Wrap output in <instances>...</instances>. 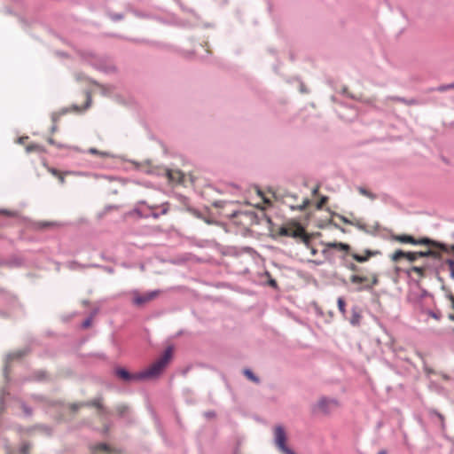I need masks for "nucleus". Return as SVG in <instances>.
<instances>
[{
  "mask_svg": "<svg viewBox=\"0 0 454 454\" xmlns=\"http://www.w3.org/2000/svg\"><path fill=\"white\" fill-rule=\"evenodd\" d=\"M327 197L324 196L320 199V200L318 201L317 205V208H321L327 201Z\"/></svg>",
  "mask_w": 454,
  "mask_h": 454,
  "instance_id": "nucleus-29",
  "label": "nucleus"
},
{
  "mask_svg": "<svg viewBox=\"0 0 454 454\" xmlns=\"http://www.w3.org/2000/svg\"><path fill=\"white\" fill-rule=\"evenodd\" d=\"M337 304H338L339 310L344 315L346 312V309H345L346 302H345L344 299L341 297L338 298Z\"/></svg>",
  "mask_w": 454,
  "mask_h": 454,
  "instance_id": "nucleus-23",
  "label": "nucleus"
},
{
  "mask_svg": "<svg viewBox=\"0 0 454 454\" xmlns=\"http://www.w3.org/2000/svg\"><path fill=\"white\" fill-rule=\"evenodd\" d=\"M349 280L352 284L358 285L356 289L357 292L371 291L379 284V277L376 273H371L368 276L353 274L350 276Z\"/></svg>",
  "mask_w": 454,
  "mask_h": 454,
  "instance_id": "nucleus-2",
  "label": "nucleus"
},
{
  "mask_svg": "<svg viewBox=\"0 0 454 454\" xmlns=\"http://www.w3.org/2000/svg\"><path fill=\"white\" fill-rule=\"evenodd\" d=\"M429 315H430L432 317H434V319H436V320H438V319L440 318V317H439L436 313H434V312H433V311H430V312H429Z\"/></svg>",
  "mask_w": 454,
  "mask_h": 454,
  "instance_id": "nucleus-36",
  "label": "nucleus"
},
{
  "mask_svg": "<svg viewBox=\"0 0 454 454\" xmlns=\"http://www.w3.org/2000/svg\"><path fill=\"white\" fill-rule=\"evenodd\" d=\"M1 213H2V214H4V215H11V214H10L8 211H6V210H3V211H1Z\"/></svg>",
  "mask_w": 454,
  "mask_h": 454,
  "instance_id": "nucleus-42",
  "label": "nucleus"
},
{
  "mask_svg": "<svg viewBox=\"0 0 454 454\" xmlns=\"http://www.w3.org/2000/svg\"><path fill=\"white\" fill-rule=\"evenodd\" d=\"M326 247L329 248L340 249L345 252H348L350 249L349 245L341 242H329L326 244Z\"/></svg>",
  "mask_w": 454,
  "mask_h": 454,
  "instance_id": "nucleus-15",
  "label": "nucleus"
},
{
  "mask_svg": "<svg viewBox=\"0 0 454 454\" xmlns=\"http://www.w3.org/2000/svg\"><path fill=\"white\" fill-rule=\"evenodd\" d=\"M392 239L398 241L400 243H408L412 245H427L429 247H441L442 248H445L443 246L441 245V242L433 240L429 238H421L417 239L411 235L402 234L392 236Z\"/></svg>",
  "mask_w": 454,
  "mask_h": 454,
  "instance_id": "nucleus-4",
  "label": "nucleus"
},
{
  "mask_svg": "<svg viewBox=\"0 0 454 454\" xmlns=\"http://www.w3.org/2000/svg\"><path fill=\"white\" fill-rule=\"evenodd\" d=\"M89 153H92V154H98V150H97V149H95V148H90V149L89 150Z\"/></svg>",
  "mask_w": 454,
  "mask_h": 454,
  "instance_id": "nucleus-39",
  "label": "nucleus"
},
{
  "mask_svg": "<svg viewBox=\"0 0 454 454\" xmlns=\"http://www.w3.org/2000/svg\"><path fill=\"white\" fill-rule=\"evenodd\" d=\"M448 297H449V299L451 301V302H452V307H453V309H454V295H453V294H450Z\"/></svg>",
  "mask_w": 454,
  "mask_h": 454,
  "instance_id": "nucleus-40",
  "label": "nucleus"
},
{
  "mask_svg": "<svg viewBox=\"0 0 454 454\" xmlns=\"http://www.w3.org/2000/svg\"><path fill=\"white\" fill-rule=\"evenodd\" d=\"M148 207L152 211L151 215L154 218H158L160 215H166L169 210V205L168 202L162 203L160 206H148Z\"/></svg>",
  "mask_w": 454,
  "mask_h": 454,
  "instance_id": "nucleus-12",
  "label": "nucleus"
},
{
  "mask_svg": "<svg viewBox=\"0 0 454 454\" xmlns=\"http://www.w3.org/2000/svg\"><path fill=\"white\" fill-rule=\"evenodd\" d=\"M279 234L282 236L292 237L294 239H300L305 244L309 241V237L306 233L304 228L297 223H290L280 228Z\"/></svg>",
  "mask_w": 454,
  "mask_h": 454,
  "instance_id": "nucleus-3",
  "label": "nucleus"
},
{
  "mask_svg": "<svg viewBox=\"0 0 454 454\" xmlns=\"http://www.w3.org/2000/svg\"><path fill=\"white\" fill-rule=\"evenodd\" d=\"M90 325V319H87V320H85V321L82 323V326H83L84 328H87V327H89Z\"/></svg>",
  "mask_w": 454,
  "mask_h": 454,
  "instance_id": "nucleus-34",
  "label": "nucleus"
},
{
  "mask_svg": "<svg viewBox=\"0 0 454 454\" xmlns=\"http://www.w3.org/2000/svg\"><path fill=\"white\" fill-rule=\"evenodd\" d=\"M338 406V403L336 400L328 399L326 397H322L318 400L317 407L319 411L324 413L329 412L332 409Z\"/></svg>",
  "mask_w": 454,
  "mask_h": 454,
  "instance_id": "nucleus-9",
  "label": "nucleus"
},
{
  "mask_svg": "<svg viewBox=\"0 0 454 454\" xmlns=\"http://www.w3.org/2000/svg\"><path fill=\"white\" fill-rule=\"evenodd\" d=\"M317 191H318V187H317V188H315V189L313 190V193H314V194H316V193L317 192Z\"/></svg>",
  "mask_w": 454,
  "mask_h": 454,
  "instance_id": "nucleus-43",
  "label": "nucleus"
},
{
  "mask_svg": "<svg viewBox=\"0 0 454 454\" xmlns=\"http://www.w3.org/2000/svg\"><path fill=\"white\" fill-rule=\"evenodd\" d=\"M66 174H67V173H62V172H61L60 176H59L57 177V178L59 179V183H60V184H62L65 183V175H66Z\"/></svg>",
  "mask_w": 454,
  "mask_h": 454,
  "instance_id": "nucleus-31",
  "label": "nucleus"
},
{
  "mask_svg": "<svg viewBox=\"0 0 454 454\" xmlns=\"http://www.w3.org/2000/svg\"><path fill=\"white\" fill-rule=\"evenodd\" d=\"M445 248H442L441 247H434V248H438L442 253L446 254H454V245L448 246L446 244L441 243Z\"/></svg>",
  "mask_w": 454,
  "mask_h": 454,
  "instance_id": "nucleus-16",
  "label": "nucleus"
},
{
  "mask_svg": "<svg viewBox=\"0 0 454 454\" xmlns=\"http://www.w3.org/2000/svg\"><path fill=\"white\" fill-rule=\"evenodd\" d=\"M30 450V445L27 442L22 443L20 447V452L21 454H28Z\"/></svg>",
  "mask_w": 454,
  "mask_h": 454,
  "instance_id": "nucleus-26",
  "label": "nucleus"
},
{
  "mask_svg": "<svg viewBox=\"0 0 454 454\" xmlns=\"http://www.w3.org/2000/svg\"><path fill=\"white\" fill-rule=\"evenodd\" d=\"M450 318L451 320H454V316L450 315Z\"/></svg>",
  "mask_w": 454,
  "mask_h": 454,
  "instance_id": "nucleus-45",
  "label": "nucleus"
},
{
  "mask_svg": "<svg viewBox=\"0 0 454 454\" xmlns=\"http://www.w3.org/2000/svg\"><path fill=\"white\" fill-rule=\"evenodd\" d=\"M244 374L250 380H252L255 383L259 382V379L250 370H248V369L244 370Z\"/></svg>",
  "mask_w": 454,
  "mask_h": 454,
  "instance_id": "nucleus-21",
  "label": "nucleus"
},
{
  "mask_svg": "<svg viewBox=\"0 0 454 454\" xmlns=\"http://www.w3.org/2000/svg\"><path fill=\"white\" fill-rule=\"evenodd\" d=\"M57 130V126L53 125L51 128V133H54Z\"/></svg>",
  "mask_w": 454,
  "mask_h": 454,
  "instance_id": "nucleus-41",
  "label": "nucleus"
},
{
  "mask_svg": "<svg viewBox=\"0 0 454 454\" xmlns=\"http://www.w3.org/2000/svg\"><path fill=\"white\" fill-rule=\"evenodd\" d=\"M39 228L60 227L61 224L55 222H40L37 223Z\"/></svg>",
  "mask_w": 454,
  "mask_h": 454,
  "instance_id": "nucleus-19",
  "label": "nucleus"
},
{
  "mask_svg": "<svg viewBox=\"0 0 454 454\" xmlns=\"http://www.w3.org/2000/svg\"><path fill=\"white\" fill-rule=\"evenodd\" d=\"M417 254L419 256V258L432 257L434 259H441L442 257L441 251L438 248L434 247H432L427 251H418Z\"/></svg>",
  "mask_w": 454,
  "mask_h": 454,
  "instance_id": "nucleus-14",
  "label": "nucleus"
},
{
  "mask_svg": "<svg viewBox=\"0 0 454 454\" xmlns=\"http://www.w3.org/2000/svg\"><path fill=\"white\" fill-rule=\"evenodd\" d=\"M117 410H118L119 413H120L121 415H122V414L126 411L127 407H126V406H124V405H121V406H119V407L117 408Z\"/></svg>",
  "mask_w": 454,
  "mask_h": 454,
  "instance_id": "nucleus-32",
  "label": "nucleus"
},
{
  "mask_svg": "<svg viewBox=\"0 0 454 454\" xmlns=\"http://www.w3.org/2000/svg\"><path fill=\"white\" fill-rule=\"evenodd\" d=\"M405 252L403 250H396L390 256L394 262H397L400 259L404 258Z\"/></svg>",
  "mask_w": 454,
  "mask_h": 454,
  "instance_id": "nucleus-17",
  "label": "nucleus"
},
{
  "mask_svg": "<svg viewBox=\"0 0 454 454\" xmlns=\"http://www.w3.org/2000/svg\"><path fill=\"white\" fill-rule=\"evenodd\" d=\"M48 171L52 174L54 176L58 177L59 176H60L61 172L56 168H48Z\"/></svg>",
  "mask_w": 454,
  "mask_h": 454,
  "instance_id": "nucleus-30",
  "label": "nucleus"
},
{
  "mask_svg": "<svg viewBox=\"0 0 454 454\" xmlns=\"http://www.w3.org/2000/svg\"><path fill=\"white\" fill-rule=\"evenodd\" d=\"M444 263L448 266L449 268V270H450V278L452 279H454V259H446Z\"/></svg>",
  "mask_w": 454,
  "mask_h": 454,
  "instance_id": "nucleus-20",
  "label": "nucleus"
},
{
  "mask_svg": "<svg viewBox=\"0 0 454 454\" xmlns=\"http://www.w3.org/2000/svg\"><path fill=\"white\" fill-rule=\"evenodd\" d=\"M340 220L344 223H348V224H350L351 222L348 221L345 216H340Z\"/></svg>",
  "mask_w": 454,
  "mask_h": 454,
  "instance_id": "nucleus-38",
  "label": "nucleus"
},
{
  "mask_svg": "<svg viewBox=\"0 0 454 454\" xmlns=\"http://www.w3.org/2000/svg\"><path fill=\"white\" fill-rule=\"evenodd\" d=\"M90 454H121V450L106 443H98L90 447Z\"/></svg>",
  "mask_w": 454,
  "mask_h": 454,
  "instance_id": "nucleus-8",
  "label": "nucleus"
},
{
  "mask_svg": "<svg viewBox=\"0 0 454 454\" xmlns=\"http://www.w3.org/2000/svg\"><path fill=\"white\" fill-rule=\"evenodd\" d=\"M359 192L361 194L364 195V196H367V197L371 198V199L374 198V196L370 192H368L366 189H364V188L360 187L359 188Z\"/></svg>",
  "mask_w": 454,
  "mask_h": 454,
  "instance_id": "nucleus-28",
  "label": "nucleus"
},
{
  "mask_svg": "<svg viewBox=\"0 0 454 454\" xmlns=\"http://www.w3.org/2000/svg\"><path fill=\"white\" fill-rule=\"evenodd\" d=\"M359 320H360V315L357 314V313H355L350 320L351 324L354 325H358L359 323Z\"/></svg>",
  "mask_w": 454,
  "mask_h": 454,
  "instance_id": "nucleus-27",
  "label": "nucleus"
},
{
  "mask_svg": "<svg viewBox=\"0 0 454 454\" xmlns=\"http://www.w3.org/2000/svg\"><path fill=\"white\" fill-rule=\"evenodd\" d=\"M27 139V137H20V138L18 139V143H20V144H22V145H23Z\"/></svg>",
  "mask_w": 454,
  "mask_h": 454,
  "instance_id": "nucleus-37",
  "label": "nucleus"
},
{
  "mask_svg": "<svg viewBox=\"0 0 454 454\" xmlns=\"http://www.w3.org/2000/svg\"><path fill=\"white\" fill-rule=\"evenodd\" d=\"M379 454H385V451H380Z\"/></svg>",
  "mask_w": 454,
  "mask_h": 454,
  "instance_id": "nucleus-46",
  "label": "nucleus"
},
{
  "mask_svg": "<svg viewBox=\"0 0 454 454\" xmlns=\"http://www.w3.org/2000/svg\"><path fill=\"white\" fill-rule=\"evenodd\" d=\"M410 271L415 272L419 278H422L424 277L425 269L422 267L413 266L411 268Z\"/></svg>",
  "mask_w": 454,
  "mask_h": 454,
  "instance_id": "nucleus-24",
  "label": "nucleus"
},
{
  "mask_svg": "<svg viewBox=\"0 0 454 454\" xmlns=\"http://www.w3.org/2000/svg\"><path fill=\"white\" fill-rule=\"evenodd\" d=\"M404 258L412 262L419 258V256L417 254V252H405Z\"/></svg>",
  "mask_w": 454,
  "mask_h": 454,
  "instance_id": "nucleus-22",
  "label": "nucleus"
},
{
  "mask_svg": "<svg viewBox=\"0 0 454 454\" xmlns=\"http://www.w3.org/2000/svg\"><path fill=\"white\" fill-rule=\"evenodd\" d=\"M348 269H349L350 270H352V271H355V272H356V271H358V270H359L358 267H357L356 264H354V263H351V264L348 266Z\"/></svg>",
  "mask_w": 454,
  "mask_h": 454,
  "instance_id": "nucleus-33",
  "label": "nucleus"
},
{
  "mask_svg": "<svg viewBox=\"0 0 454 454\" xmlns=\"http://www.w3.org/2000/svg\"><path fill=\"white\" fill-rule=\"evenodd\" d=\"M26 151L27 153H31V152H43V148L42 145H37V144H32V145H29L26 147Z\"/></svg>",
  "mask_w": 454,
  "mask_h": 454,
  "instance_id": "nucleus-18",
  "label": "nucleus"
},
{
  "mask_svg": "<svg viewBox=\"0 0 454 454\" xmlns=\"http://www.w3.org/2000/svg\"><path fill=\"white\" fill-rule=\"evenodd\" d=\"M275 443L283 454H295L291 449L286 445V434L281 426H278L274 429Z\"/></svg>",
  "mask_w": 454,
  "mask_h": 454,
  "instance_id": "nucleus-5",
  "label": "nucleus"
},
{
  "mask_svg": "<svg viewBox=\"0 0 454 454\" xmlns=\"http://www.w3.org/2000/svg\"><path fill=\"white\" fill-rule=\"evenodd\" d=\"M72 409L73 410H76L77 409V405H75V404L72 405Z\"/></svg>",
  "mask_w": 454,
  "mask_h": 454,
  "instance_id": "nucleus-44",
  "label": "nucleus"
},
{
  "mask_svg": "<svg viewBox=\"0 0 454 454\" xmlns=\"http://www.w3.org/2000/svg\"><path fill=\"white\" fill-rule=\"evenodd\" d=\"M166 176L169 182L181 184L184 181V175L179 169H167Z\"/></svg>",
  "mask_w": 454,
  "mask_h": 454,
  "instance_id": "nucleus-11",
  "label": "nucleus"
},
{
  "mask_svg": "<svg viewBox=\"0 0 454 454\" xmlns=\"http://www.w3.org/2000/svg\"><path fill=\"white\" fill-rule=\"evenodd\" d=\"M172 355L173 348H167L160 358H158L154 363H153L147 369L139 372L140 380L158 377L171 360Z\"/></svg>",
  "mask_w": 454,
  "mask_h": 454,
  "instance_id": "nucleus-1",
  "label": "nucleus"
},
{
  "mask_svg": "<svg viewBox=\"0 0 454 454\" xmlns=\"http://www.w3.org/2000/svg\"><path fill=\"white\" fill-rule=\"evenodd\" d=\"M88 405L94 406L98 409H102L101 399H95V400L88 403Z\"/></svg>",
  "mask_w": 454,
  "mask_h": 454,
  "instance_id": "nucleus-25",
  "label": "nucleus"
},
{
  "mask_svg": "<svg viewBox=\"0 0 454 454\" xmlns=\"http://www.w3.org/2000/svg\"><path fill=\"white\" fill-rule=\"evenodd\" d=\"M160 292L158 290L150 291L145 294H139L138 292H134L132 294V301L137 306H143L153 300H155Z\"/></svg>",
  "mask_w": 454,
  "mask_h": 454,
  "instance_id": "nucleus-6",
  "label": "nucleus"
},
{
  "mask_svg": "<svg viewBox=\"0 0 454 454\" xmlns=\"http://www.w3.org/2000/svg\"><path fill=\"white\" fill-rule=\"evenodd\" d=\"M379 254H380L379 251H372V250L366 249V250H364V254H356V253H353V254H351V256L357 262H365L371 257L375 256V255H377Z\"/></svg>",
  "mask_w": 454,
  "mask_h": 454,
  "instance_id": "nucleus-13",
  "label": "nucleus"
},
{
  "mask_svg": "<svg viewBox=\"0 0 454 454\" xmlns=\"http://www.w3.org/2000/svg\"><path fill=\"white\" fill-rule=\"evenodd\" d=\"M115 374L121 380L125 381H138L140 380L139 372L137 373H129L127 370L123 368H118L115 371Z\"/></svg>",
  "mask_w": 454,
  "mask_h": 454,
  "instance_id": "nucleus-10",
  "label": "nucleus"
},
{
  "mask_svg": "<svg viewBox=\"0 0 454 454\" xmlns=\"http://www.w3.org/2000/svg\"><path fill=\"white\" fill-rule=\"evenodd\" d=\"M298 197L294 194H286L284 198V203H286L293 210H304L309 204V199L305 198L301 203H296Z\"/></svg>",
  "mask_w": 454,
  "mask_h": 454,
  "instance_id": "nucleus-7",
  "label": "nucleus"
},
{
  "mask_svg": "<svg viewBox=\"0 0 454 454\" xmlns=\"http://www.w3.org/2000/svg\"><path fill=\"white\" fill-rule=\"evenodd\" d=\"M48 143H49V144H51V145H57L56 142H55V141H54V139H53V138H51V137H49V138H48ZM58 146H59V147H60L61 145H58Z\"/></svg>",
  "mask_w": 454,
  "mask_h": 454,
  "instance_id": "nucleus-35",
  "label": "nucleus"
}]
</instances>
